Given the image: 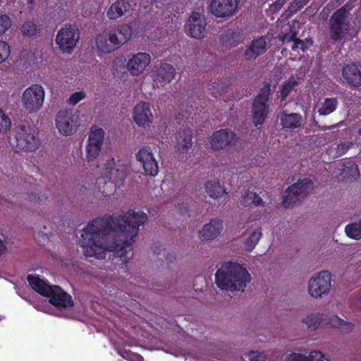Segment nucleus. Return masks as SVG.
<instances>
[{"label":"nucleus","instance_id":"obj_37","mask_svg":"<svg viewBox=\"0 0 361 361\" xmlns=\"http://www.w3.org/2000/svg\"><path fill=\"white\" fill-rule=\"evenodd\" d=\"M345 233L350 239L359 240L361 239V223L355 221L347 224L345 227Z\"/></svg>","mask_w":361,"mask_h":361},{"label":"nucleus","instance_id":"obj_49","mask_svg":"<svg viewBox=\"0 0 361 361\" xmlns=\"http://www.w3.org/2000/svg\"><path fill=\"white\" fill-rule=\"evenodd\" d=\"M286 3V0H278L270 6L271 11L276 13L279 11Z\"/></svg>","mask_w":361,"mask_h":361},{"label":"nucleus","instance_id":"obj_4","mask_svg":"<svg viewBox=\"0 0 361 361\" xmlns=\"http://www.w3.org/2000/svg\"><path fill=\"white\" fill-rule=\"evenodd\" d=\"M14 139L11 142L16 153L35 152L40 146L38 131L30 126H19L14 129Z\"/></svg>","mask_w":361,"mask_h":361},{"label":"nucleus","instance_id":"obj_53","mask_svg":"<svg viewBox=\"0 0 361 361\" xmlns=\"http://www.w3.org/2000/svg\"><path fill=\"white\" fill-rule=\"evenodd\" d=\"M102 194H103V195H104V196H107V195H109L110 191H109V190H106L104 189V190L102 191Z\"/></svg>","mask_w":361,"mask_h":361},{"label":"nucleus","instance_id":"obj_40","mask_svg":"<svg viewBox=\"0 0 361 361\" xmlns=\"http://www.w3.org/2000/svg\"><path fill=\"white\" fill-rule=\"evenodd\" d=\"M12 122L10 117L0 108V133L6 134L11 128Z\"/></svg>","mask_w":361,"mask_h":361},{"label":"nucleus","instance_id":"obj_45","mask_svg":"<svg viewBox=\"0 0 361 361\" xmlns=\"http://www.w3.org/2000/svg\"><path fill=\"white\" fill-rule=\"evenodd\" d=\"M307 361H329L320 351L312 350L307 353Z\"/></svg>","mask_w":361,"mask_h":361},{"label":"nucleus","instance_id":"obj_55","mask_svg":"<svg viewBox=\"0 0 361 361\" xmlns=\"http://www.w3.org/2000/svg\"><path fill=\"white\" fill-rule=\"evenodd\" d=\"M358 133L361 135V127L358 130Z\"/></svg>","mask_w":361,"mask_h":361},{"label":"nucleus","instance_id":"obj_20","mask_svg":"<svg viewBox=\"0 0 361 361\" xmlns=\"http://www.w3.org/2000/svg\"><path fill=\"white\" fill-rule=\"evenodd\" d=\"M132 114L134 122L139 127L149 126L154 119L150 104L144 101L139 102L133 107Z\"/></svg>","mask_w":361,"mask_h":361},{"label":"nucleus","instance_id":"obj_43","mask_svg":"<svg viewBox=\"0 0 361 361\" xmlns=\"http://www.w3.org/2000/svg\"><path fill=\"white\" fill-rule=\"evenodd\" d=\"M12 21L7 15L0 16V35L5 33L11 26Z\"/></svg>","mask_w":361,"mask_h":361},{"label":"nucleus","instance_id":"obj_7","mask_svg":"<svg viewBox=\"0 0 361 361\" xmlns=\"http://www.w3.org/2000/svg\"><path fill=\"white\" fill-rule=\"evenodd\" d=\"M94 46L99 56L110 54L121 48L116 31L106 29L94 37Z\"/></svg>","mask_w":361,"mask_h":361},{"label":"nucleus","instance_id":"obj_41","mask_svg":"<svg viewBox=\"0 0 361 361\" xmlns=\"http://www.w3.org/2000/svg\"><path fill=\"white\" fill-rule=\"evenodd\" d=\"M22 34L25 36L31 37L34 36L37 32L36 25L30 21L25 22L21 27Z\"/></svg>","mask_w":361,"mask_h":361},{"label":"nucleus","instance_id":"obj_11","mask_svg":"<svg viewBox=\"0 0 361 361\" xmlns=\"http://www.w3.org/2000/svg\"><path fill=\"white\" fill-rule=\"evenodd\" d=\"M271 95L269 87L262 89L255 97L252 109L253 123L255 126L262 125L269 114V106L267 104Z\"/></svg>","mask_w":361,"mask_h":361},{"label":"nucleus","instance_id":"obj_13","mask_svg":"<svg viewBox=\"0 0 361 361\" xmlns=\"http://www.w3.org/2000/svg\"><path fill=\"white\" fill-rule=\"evenodd\" d=\"M80 35L75 26L69 25L61 28L56 37V43L64 53H71L75 47Z\"/></svg>","mask_w":361,"mask_h":361},{"label":"nucleus","instance_id":"obj_52","mask_svg":"<svg viewBox=\"0 0 361 361\" xmlns=\"http://www.w3.org/2000/svg\"><path fill=\"white\" fill-rule=\"evenodd\" d=\"M37 309L40 310V311L47 312V313L52 314V312H51L50 311L47 310V309H44L42 307H37Z\"/></svg>","mask_w":361,"mask_h":361},{"label":"nucleus","instance_id":"obj_22","mask_svg":"<svg viewBox=\"0 0 361 361\" xmlns=\"http://www.w3.org/2000/svg\"><path fill=\"white\" fill-rule=\"evenodd\" d=\"M298 24L297 22L290 21L284 25L281 28L279 38L283 43L292 42L290 47L293 50H296L298 48L305 50L304 42L296 38L298 32L295 30V26Z\"/></svg>","mask_w":361,"mask_h":361},{"label":"nucleus","instance_id":"obj_14","mask_svg":"<svg viewBox=\"0 0 361 361\" xmlns=\"http://www.w3.org/2000/svg\"><path fill=\"white\" fill-rule=\"evenodd\" d=\"M314 188L312 181L310 178L300 179L290 185L286 192L283 205L287 207L291 203L295 202L300 197L310 193Z\"/></svg>","mask_w":361,"mask_h":361},{"label":"nucleus","instance_id":"obj_33","mask_svg":"<svg viewBox=\"0 0 361 361\" xmlns=\"http://www.w3.org/2000/svg\"><path fill=\"white\" fill-rule=\"evenodd\" d=\"M240 203L244 207L263 206L262 199L255 192L247 191L242 196Z\"/></svg>","mask_w":361,"mask_h":361},{"label":"nucleus","instance_id":"obj_27","mask_svg":"<svg viewBox=\"0 0 361 361\" xmlns=\"http://www.w3.org/2000/svg\"><path fill=\"white\" fill-rule=\"evenodd\" d=\"M262 228L257 224H252L249 229L246 230L244 240L245 250L251 252L256 247L262 238Z\"/></svg>","mask_w":361,"mask_h":361},{"label":"nucleus","instance_id":"obj_51","mask_svg":"<svg viewBox=\"0 0 361 361\" xmlns=\"http://www.w3.org/2000/svg\"><path fill=\"white\" fill-rule=\"evenodd\" d=\"M302 5H300V6H298V3H295V4H293L291 5L290 8H291V9H292L293 11H297L299 8H300V7H302Z\"/></svg>","mask_w":361,"mask_h":361},{"label":"nucleus","instance_id":"obj_25","mask_svg":"<svg viewBox=\"0 0 361 361\" xmlns=\"http://www.w3.org/2000/svg\"><path fill=\"white\" fill-rule=\"evenodd\" d=\"M133 0H116L107 8L106 14L109 20H116L133 8Z\"/></svg>","mask_w":361,"mask_h":361},{"label":"nucleus","instance_id":"obj_34","mask_svg":"<svg viewBox=\"0 0 361 361\" xmlns=\"http://www.w3.org/2000/svg\"><path fill=\"white\" fill-rule=\"evenodd\" d=\"M324 317L323 314L310 313L302 318V323L309 329H317L322 325Z\"/></svg>","mask_w":361,"mask_h":361},{"label":"nucleus","instance_id":"obj_1","mask_svg":"<svg viewBox=\"0 0 361 361\" xmlns=\"http://www.w3.org/2000/svg\"><path fill=\"white\" fill-rule=\"evenodd\" d=\"M147 219L145 212L134 210L116 218H97L82 229L79 245L87 257L104 259L107 252H121L120 259L123 266L133 255L125 247L135 242L139 227Z\"/></svg>","mask_w":361,"mask_h":361},{"label":"nucleus","instance_id":"obj_3","mask_svg":"<svg viewBox=\"0 0 361 361\" xmlns=\"http://www.w3.org/2000/svg\"><path fill=\"white\" fill-rule=\"evenodd\" d=\"M30 286L42 295L49 298L50 304L57 308H68L73 305L71 296L58 286H51L47 281L36 275H29Z\"/></svg>","mask_w":361,"mask_h":361},{"label":"nucleus","instance_id":"obj_15","mask_svg":"<svg viewBox=\"0 0 361 361\" xmlns=\"http://www.w3.org/2000/svg\"><path fill=\"white\" fill-rule=\"evenodd\" d=\"M152 57L147 52H137L128 56L126 68L132 76H139L142 74L150 65Z\"/></svg>","mask_w":361,"mask_h":361},{"label":"nucleus","instance_id":"obj_46","mask_svg":"<svg viewBox=\"0 0 361 361\" xmlns=\"http://www.w3.org/2000/svg\"><path fill=\"white\" fill-rule=\"evenodd\" d=\"M247 357L250 361H266L267 357L263 352L252 350L248 353Z\"/></svg>","mask_w":361,"mask_h":361},{"label":"nucleus","instance_id":"obj_12","mask_svg":"<svg viewBox=\"0 0 361 361\" xmlns=\"http://www.w3.org/2000/svg\"><path fill=\"white\" fill-rule=\"evenodd\" d=\"M238 140L237 135L230 129H221L214 132L209 137V147L214 151H221L233 147Z\"/></svg>","mask_w":361,"mask_h":361},{"label":"nucleus","instance_id":"obj_42","mask_svg":"<svg viewBox=\"0 0 361 361\" xmlns=\"http://www.w3.org/2000/svg\"><path fill=\"white\" fill-rule=\"evenodd\" d=\"M11 47L8 43L0 40V63L4 62L10 56Z\"/></svg>","mask_w":361,"mask_h":361},{"label":"nucleus","instance_id":"obj_36","mask_svg":"<svg viewBox=\"0 0 361 361\" xmlns=\"http://www.w3.org/2000/svg\"><path fill=\"white\" fill-rule=\"evenodd\" d=\"M116 31V34L121 36H118V40L121 42V47H122L124 44L130 40L133 37V28L130 25L123 24L118 25L116 28L113 29Z\"/></svg>","mask_w":361,"mask_h":361},{"label":"nucleus","instance_id":"obj_30","mask_svg":"<svg viewBox=\"0 0 361 361\" xmlns=\"http://www.w3.org/2000/svg\"><path fill=\"white\" fill-rule=\"evenodd\" d=\"M338 170L341 171L340 176L342 178L355 180L360 176L358 166L353 161H347L340 164Z\"/></svg>","mask_w":361,"mask_h":361},{"label":"nucleus","instance_id":"obj_26","mask_svg":"<svg viewBox=\"0 0 361 361\" xmlns=\"http://www.w3.org/2000/svg\"><path fill=\"white\" fill-rule=\"evenodd\" d=\"M342 77L344 81L351 87L361 86V67L355 64H347L342 68Z\"/></svg>","mask_w":361,"mask_h":361},{"label":"nucleus","instance_id":"obj_9","mask_svg":"<svg viewBox=\"0 0 361 361\" xmlns=\"http://www.w3.org/2000/svg\"><path fill=\"white\" fill-rule=\"evenodd\" d=\"M44 98L45 91L43 87L40 85H32L23 92V107L29 113H35L42 107Z\"/></svg>","mask_w":361,"mask_h":361},{"label":"nucleus","instance_id":"obj_6","mask_svg":"<svg viewBox=\"0 0 361 361\" xmlns=\"http://www.w3.org/2000/svg\"><path fill=\"white\" fill-rule=\"evenodd\" d=\"M333 276L328 270H322L313 274L308 281L309 295L315 299H320L329 294L332 288Z\"/></svg>","mask_w":361,"mask_h":361},{"label":"nucleus","instance_id":"obj_38","mask_svg":"<svg viewBox=\"0 0 361 361\" xmlns=\"http://www.w3.org/2000/svg\"><path fill=\"white\" fill-rule=\"evenodd\" d=\"M352 145L353 143L350 142H342L338 144L336 147H330L327 152L331 157L337 158L345 154Z\"/></svg>","mask_w":361,"mask_h":361},{"label":"nucleus","instance_id":"obj_31","mask_svg":"<svg viewBox=\"0 0 361 361\" xmlns=\"http://www.w3.org/2000/svg\"><path fill=\"white\" fill-rule=\"evenodd\" d=\"M338 106L336 98H324L319 101L317 105V111L321 116H327L334 112Z\"/></svg>","mask_w":361,"mask_h":361},{"label":"nucleus","instance_id":"obj_56","mask_svg":"<svg viewBox=\"0 0 361 361\" xmlns=\"http://www.w3.org/2000/svg\"><path fill=\"white\" fill-rule=\"evenodd\" d=\"M357 220L361 223V215H360V216H359V217H358Z\"/></svg>","mask_w":361,"mask_h":361},{"label":"nucleus","instance_id":"obj_28","mask_svg":"<svg viewBox=\"0 0 361 361\" xmlns=\"http://www.w3.org/2000/svg\"><path fill=\"white\" fill-rule=\"evenodd\" d=\"M266 42L262 37L255 39L252 41L245 55L247 60H254L258 56L264 53L266 49Z\"/></svg>","mask_w":361,"mask_h":361},{"label":"nucleus","instance_id":"obj_54","mask_svg":"<svg viewBox=\"0 0 361 361\" xmlns=\"http://www.w3.org/2000/svg\"><path fill=\"white\" fill-rule=\"evenodd\" d=\"M27 2H28V4H33L34 0H27Z\"/></svg>","mask_w":361,"mask_h":361},{"label":"nucleus","instance_id":"obj_48","mask_svg":"<svg viewBox=\"0 0 361 361\" xmlns=\"http://www.w3.org/2000/svg\"><path fill=\"white\" fill-rule=\"evenodd\" d=\"M121 355L126 360H129L130 361H142L143 360V357L141 355L134 353L125 351L123 353V354H122Z\"/></svg>","mask_w":361,"mask_h":361},{"label":"nucleus","instance_id":"obj_19","mask_svg":"<svg viewBox=\"0 0 361 361\" xmlns=\"http://www.w3.org/2000/svg\"><path fill=\"white\" fill-rule=\"evenodd\" d=\"M240 0H212L210 12L217 18H226L237 12Z\"/></svg>","mask_w":361,"mask_h":361},{"label":"nucleus","instance_id":"obj_2","mask_svg":"<svg viewBox=\"0 0 361 361\" xmlns=\"http://www.w3.org/2000/svg\"><path fill=\"white\" fill-rule=\"evenodd\" d=\"M216 286L221 290L244 292L252 280L247 267L242 264L228 262L224 263L215 275Z\"/></svg>","mask_w":361,"mask_h":361},{"label":"nucleus","instance_id":"obj_23","mask_svg":"<svg viewBox=\"0 0 361 361\" xmlns=\"http://www.w3.org/2000/svg\"><path fill=\"white\" fill-rule=\"evenodd\" d=\"M206 22L202 14L193 12L190 16L187 29L190 37L200 39L204 37Z\"/></svg>","mask_w":361,"mask_h":361},{"label":"nucleus","instance_id":"obj_21","mask_svg":"<svg viewBox=\"0 0 361 361\" xmlns=\"http://www.w3.org/2000/svg\"><path fill=\"white\" fill-rule=\"evenodd\" d=\"M176 73L175 68L169 63L156 66L152 74L154 85L157 87L165 86L174 79Z\"/></svg>","mask_w":361,"mask_h":361},{"label":"nucleus","instance_id":"obj_32","mask_svg":"<svg viewBox=\"0 0 361 361\" xmlns=\"http://www.w3.org/2000/svg\"><path fill=\"white\" fill-rule=\"evenodd\" d=\"M204 190L213 199H219L226 194V190L217 180H208L204 183Z\"/></svg>","mask_w":361,"mask_h":361},{"label":"nucleus","instance_id":"obj_10","mask_svg":"<svg viewBox=\"0 0 361 361\" xmlns=\"http://www.w3.org/2000/svg\"><path fill=\"white\" fill-rule=\"evenodd\" d=\"M104 141V130L99 127H92L85 147V161H94L99 154Z\"/></svg>","mask_w":361,"mask_h":361},{"label":"nucleus","instance_id":"obj_24","mask_svg":"<svg viewBox=\"0 0 361 361\" xmlns=\"http://www.w3.org/2000/svg\"><path fill=\"white\" fill-rule=\"evenodd\" d=\"M192 132L190 128L180 129L175 136V147L180 154H186L192 147Z\"/></svg>","mask_w":361,"mask_h":361},{"label":"nucleus","instance_id":"obj_39","mask_svg":"<svg viewBox=\"0 0 361 361\" xmlns=\"http://www.w3.org/2000/svg\"><path fill=\"white\" fill-rule=\"evenodd\" d=\"M331 325L334 328H338L343 333H348L354 329V324L344 321L337 316H334L331 319Z\"/></svg>","mask_w":361,"mask_h":361},{"label":"nucleus","instance_id":"obj_17","mask_svg":"<svg viewBox=\"0 0 361 361\" xmlns=\"http://www.w3.org/2000/svg\"><path fill=\"white\" fill-rule=\"evenodd\" d=\"M349 28L345 20V10L341 8L332 16L330 20V35L332 39L339 40L345 37Z\"/></svg>","mask_w":361,"mask_h":361},{"label":"nucleus","instance_id":"obj_8","mask_svg":"<svg viewBox=\"0 0 361 361\" xmlns=\"http://www.w3.org/2000/svg\"><path fill=\"white\" fill-rule=\"evenodd\" d=\"M55 125L63 136L75 134L80 126V114L78 111L61 110L55 117Z\"/></svg>","mask_w":361,"mask_h":361},{"label":"nucleus","instance_id":"obj_44","mask_svg":"<svg viewBox=\"0 0 361 361\" xmlns=\"http://www.w3.org/2000/svg\"><path fill=\"white\" fill-rule=\"evenodd\" d=\"M284 361H307V353H291L285 357Z\"/></svg>","mask_w":361,"mask_h":361},{"label":"nucleus","instance_id":"obj_16","mask_svg":"<svg viewBox=\"0 0 361 361\" xmlns=\"http://www.w3.org/2000/svg\"><path fill=\"white\" fill-rule=\"evenodd\" d=\"M224 229V226L222 219L218 217L212 218L209 222L198 230L197 233V238L202 242L212 241L220 236Z\"/></svg>","mask_w":361,"mask_h":361},{"label":"nucleus","instance_id":"obj_35","mask_svg":"<svg viewBox=\"0 0 361 361\" xmlns=\"http://www.w3.org/2000/svg\"><path fill=\"white\" fill-rule=\"evenodd\" d=\"M299 78L296 76H291L288 80L284 82L279 92V97L281 100H285L290 92L298 85Z\"/></svg>","mask_w":361,"mask_h":361},{"label":"nucleus","instance_id":"obj_5","mask_svg":"<svg viewBox=\"0 0 361 361\" xmlns=\"http://www.w3.org/2000/svg\"><path fill=\"white\" fill-rule=\"evenodd\" d=\"M104 174L110 180L109 185H121L130 171V164L128 159L119 157L108 159L103 168Z\"/></svg>","mask_w":361,"mask_h":361},{"label":"nucleus","instance_id":"obj_18","mask_svg":"<svg viewBox=\"0 0 361 361\" xmlns=\"http://www.w3.org/2000/svg\"><path fill=\"white\" fill-rule=\"evenodd\" d=\"M136 159L142 165L146 174L155 176L159 172V166L149 147L140 148L135 154Z\"/></svg>","mask_w":361,"mask_h":361},{"label":"nucleus","instance_id":"obj_50","mask_svg":"<svg viewBox=\"0 0 361 361\" xmlns=\"http://www.w3.org/2000/svg\"><path fill=\"white\" fill-rule=\"evenodd\" d=\"M6 246L4 243L0 240V255L5 251Z\"/></svg>","mask_w":361,"mask_h":361},{"label":"nucleus","instance_id":"obj_47","mask_svg":"<svg viewBox=\"0 0 361 361\" xmlns=\"http://www.w3.org/2000/svg\"><path fill=\"white\" fill-rule=\"evenodd\" d=\"M85 97L86 94L84 91L74 92L70 96L68 103L71 105H75L81 100L84 99Z\"/></svg>","mask_w":361,"mask_h":361},{"label":"nucleus","instance_id":"obj_29","mask_svg":"<svg viewBox=\"0 0 361 361\" xmlns=\"http://www.w3.org/2000/svg\"><path fill=\"white\" fill-rule=\"evenodd\" d=\"M280 121L283 128L294 129L301 126L302 117L300 114L296 113H281L280 115Z\"/></svg>","mask_w":361,"mask_h":361}]
</instances>
